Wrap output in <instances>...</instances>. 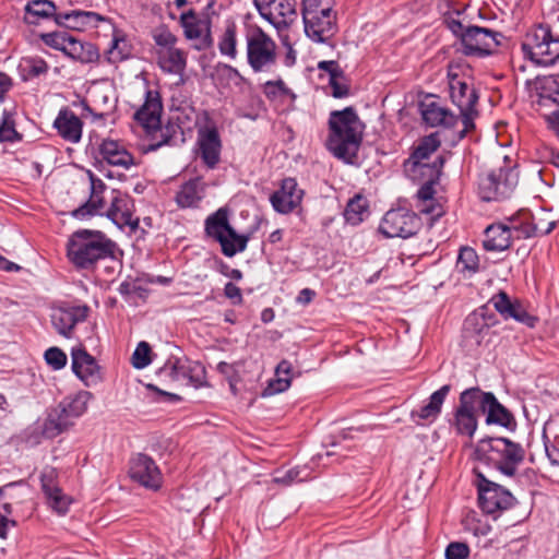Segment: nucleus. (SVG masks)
Instances as JSON below:
<instances>
[{"label":"nucleus","mask_w":559,"mask_h":559,"mask_svg":"<svg viewBox=\"0 0 559 559\" xmlns=\"http://www.w3.org/2000/svg\"><path fill=\"white\" fill-rule=\"evenodd\" d=\"M326 148L336 158L353 164L362 142L365 123L353 107L330 114Z\"/></svg>","instance_id":"f257e3e1"},{"label":"nucleus","mask_w":559,"mask_h":559,"mask_svg":"<svg viewBox=\"0 0 559 559\" xmlns=\"http://www.w3.org/2000/svg\"><path fill=\"white\" fill-rule=\"evenodd\" d=\"M475 456L502 475L513 477L525 459V450L508 438H487L477 443Z\"/></svg>","instance_id":"f03ea898"},{"label":"nucleus","mask_w":559,"mask_h":559,"mask_svg":"<svg viewBox=\"0 0 559 559\" xmlns=\"http://www.w3.org/2000/svg\"><path fill=\"white\" fill-rule=\"evenodd\" d=\"M522 50L533 62L551 66L559 60V10L550 23L532 28L522 43Z\"/></svg>","instance_id":"7ed1b4c3"},{"label":"nucleus","mask_w":559,"mask_h":559,"mask_svg":"<svg viewBox=\"0 0 559 559\" xmlns=\"http://www.w3.org/2000/svg\"><path fill=\"white\" fill-rule=\"evenodd\" d=\"M112 241L99 231L79 230L68 242V257L78 269H90L98 260L112 257Z\"/></svg>","instance_id":"20e7f679"},{"label":"nucleus","mask_w":559,"mask_h":559,"mask_svg":"<svg viewBox=\"0 0 559 559\" xmlns=\"http://www.w3.org/2000/svg\"><path fill=\"white\" fill-rule=\"evenodd\" d=\"M519 181V174L508 156H496L492 167L479 180V193L485 201L509 198Z\"/></svg>","instance_id":"39448f33"},{"label":"nucleus","mask_w":559,"mask_h":559,"mask_svg":"<svg viewBox=\"0 0 559 559\" xmlns=\"http://www.w3.org/2000/svg\"><path fill=\"white\" fill-rule=\"evenodd\" d=\"M301 14L305 33L316 43H328L338 31L336 12L323 0H304Z\"/></svg>","instance_id":"423d86ee"},{"label":"nucleus","mask_w":559,"mask_h":559,"mask_svg":"<svg viewBox=\"0 0 559 559\" xmlns=\"http://www.w3.org/2000/svg\"><path fill=\"white\" fill-rule=\"evenodd\" d=\"M205 231L219 242L223 254L229 258L245 251L249 241V236L237 234L229 225L228 211L223 207L206 218Z\"/></svg>","instance_id":"0eeeda50"},{"label":"nucleus","mask_w":559,"mask_h":559,"mask_svg":"<svg viewBox=\"0 0 559 559\" xmlns=\"http://www.w3.org/2000/svg\"><path fill=\"white\" fill-rule=\"evenodd\" d=\"M449 88L452 103L460 109V118L463 128L457 131L455 141L462 140L467 132L474 129V119L477 116L475 106L478 95L475 87L457 74L449 73Z\"/></svg>","instance_id":"6e6552de"},{"label":"nucleus","mask_w":559,"mask_h":559,"mask_svg":"<svg viewBox=\"0 0 559 559\" xmlns=\"http://www.w3.org/2000/svg\"><path fill=\"white\" fill-rule=\"evenodd\" d=\"M247 59L254 72L270 69L276 63V44L259 26L248 32Z\"/></svg>","instance_id":"1a4fd4ad"},{"label":"nucleus","mask_w":559,"mask_h":559,"mask_svg":"<svg viewBox=\"0 0 559 559\" xmlns=\"http://www.w3.org/2000/svg\"><path fill=\"white\" fill-rule=\"evenodd\" d=\"M260 16L278 32L287 29L298 16L296 0H253Z\"/></svg>","instance_id":"9d476101"},{"label":"nucleus","mask_w":559,"mask_h":559,"mask_svg":"<svg viewBox=\"0 0 559 559\" xmlns=\"http://www.w3.org/2000/svg\"><path fill=\"white\" fill-rule=\"evenodd\" d=\"M477 478L479 507L485 513L493 514L514 504V497L501 485L487 479L480 473L477 474Z\"/></svg>","instance_id":"9b49d317"},{"label":"nucleus","mask_w":559,"mask_h":559,"mask_svg":"<svg viewBox=\"0 0 559 559\" xmlns=\"http://www.w3.org/2000/svg\"><path fill=\"white\" fill-rule=\"evenodd\" d=\"M501 38L502 35L499 32L487 27L467 25L461 40L463 52L468 56L490 55L500 45Z\"/></svg>","instance_id":"f8f14e48"},{"label":"nucleus","mask_w":559,"mask_h":559,"mask_svg":"<svg viewBox=\"0 0 559 559\" xmlns=\"http://www.w3.org/2000/svg\"><path fill=\"white\" fill-rule=\"evenodd\" d=\"M419 229L418 216L406 209L390 210L383 216L379 230L386 238H408Z\"/></svg>","instance_id":"ddd939ff"},{"label":"nucleus","mask_w":559,"mask_h":559,"mask_svg":"<svg viewBox=\"0 0 559 559\" xmlns=\"http://www.w3.org/2000/svg\"><path fill=\"white\" fill-rule=\"evenodd\" d=\"M478 388L464 390L460 395L455 411L454 426L460 435L473 437L477 429V411L479 409Z\"/></svg>","instance_id":"4468645a"},{"label":"nucleus","mask_w":559,"mask_h":559,"mask_svg":"<svg viewBox=\"0 0 559 559\" xmlns=\"http://www.w3.org/2000/svg\"><path fill=\"white\" fill-rule=\"evenodd\" d=\"M197 144L202 162L209 169H214L221 162L222 140L214 122H206L198 130Z\"/></svg>","instance_id":"2eb2a0df"},{"label":"nucleus","mask_w":559,"mask_h":559,"mask_svg":"<svg viewBox=\"0 0 559 559\" xmlns=\"http://www.w3.org/2000/svg\"><path fill=\"white\" fill-rule=\"evenodd\" d=\"M519 218L512 216L509 224H492L485 229L483 247L486 251H503L511 246L513 239H523L518 235Z\"/></svg>","instance_id":"dca6fc26"},{"label":"nucleus","mask_w":559,"mask_h":559,"mask_svg":"<svg viewBox=\"0 0 559 559\" xmlns=\"http://www.w3.org/2000/svg\"><path fill=\"white\" fill-rule=\"evenodd\" d=\"M479 411L485 413L487 425H499L514 430L516 420L513 414L504 407L491 392H484L478 388Z\"/></svg>","instance_id":"f3484780"},{"label":"nucleus","mask_w":559,"mask_h":559,"mask_svg":"<svg viewBox=\"0 0 559 559\" xmlns=\"http://www.w3.org/2000/svg\"><path fill=\"white\" fill-rule=\"evenodd\" d=\"M129 475L132 480L150 489H158L162 474L156 463L150 456L139 453L130 461Z\"/></svg>","instance_id":"a211bd4d"},{"label":"nucleus","mask_w":559,"mask_h":559,"mask_svg":"<svg viewBox=\"0 0 559 559\" xmlns=\"http://www.w3.org/2000/svg\"><path fill=\"white\" fill-rule=\"evenodd\" d=\"M133 199L127 193L114 190L106 216L119 228L129 226L135 230L139 227V218H133Z\"/></svg>","instance_id":"6ab92c4d"},{"label":"nucleus","mask_w":559,"mask_h":559,"mask_svg":"<svg viewBox=\"0 0 559 559\" xmlns=\"http://www.w3.org/2000/svg\"><path fill=\"white\" fill-rule=\"evenodd\" d=\"M203 373L204 369L200 364L180 358H169L158 370L160 377H166L174 381L188 380L195 384L201 382Z\"/></svg>","instance_id":"aec40b11"},{"label":"nucleus","mask_w":559,"mask_h":559,"mask_svg":"<svg viewBox=\"0 0 559 559\" xmlns=\"http://www.w3.org/2000/svg\"><path fill=\"white\" fill-rule=\"evenodd\" d=\"M163 104L157 91L147 90L143 105L134 112V120L147 131L160 128Z\"/></svg>","instance_id":"412c9836"},{"label":"nucleus","mask_w":559,"mask_h":559,"mask_svg":"<svg viewBox=\"0 0 559 559\" xmlns=\"http://www.w3.org/2000/svg\"><path fill=\"white\" fill-rule=\"evenodd\" d=\"M302 194L294 178H285L281 188L270 197V202L276 212L287 214L300 204Z\"/></svg>","instance_id":"4be33fe9"},{"label":"nucleus","mask_w":559,"mask_h":559,"mask_svg":"<svg viewBox=\"0 0 559 559\" xmlns=\"http://www.w3.org/2000/svg\"><path fill=\"white\" fill-rule=\"evenodd\" d=\"M489 304L504 318H512L520 323L533 328L537 322V318L530 314L519 301H511L506 292L500 290L493 295Z\"/></svg>","instance_id":"5701e85b"},{"label":"nucleus","mask_w":559,"mask_h":559,"mask_svg":"<svg viewBox=\"0 0 559 559\" xmlns=\"http://www.w3.org/2000/svg\"><path fill=\"white\" fill-rule=\"evenodd\" d=\"M88 311L90 308L85 305L58 308L51 313V323L60 335L70 337L74 326L86 320Z\"/></svg>","instance_id":"b1692460"},{"label":"nucleus","mask_w":559,"mask_h":559,"mask_svg":"<svg viewBox=\"0 0 559 559\" xmlns=\"http://www.w3.org/2000/svg\"><path fill=\"white\" fill-rule=\"evenodd\" d=\"M105 20L103 15L92 11H59L56 17V25L67 29L83 32L87 28L97 27L98 24Z\"/></svg>","instance_id":"393cba45"},{"label":"nucleus","mask_w":559,"mask_h":559,"mask_svg":"<svg viewBox=\"0 0 559 559\" xmlns=\"http://www.w3.org/2000/svg\"><path fill=\"white\" fill-rule=\"evenodd\" d=\"M97 151L102 160L110 166L129 169L131 166L136 165L134 156L119 141L104 139L99 143Z\"/></svg>","instance_id":"a878e982"},{"label":"nucleus","mask_w":559,"mask_h":559,"mask_svg":"<svg viewBox=\"0 0 559 559\" xmlns=\"http://www.w3.org/2000/svg\"><path fill=\"white\" fill-rule=\"evenodd\" d=\"M56 478L57 473L55 468H45L40 476L41 489L50 507L58 513L64 514L68 511L71 499L59 488Z\"/></svg>","instance_id":"bb28decb"},{"label":"nucleus","mask_w":559,"mask_h":559,"mask_svg":"<svg viewBox=\"0 0 559 559\" xmlns=\"http://www.w3.org/2000/svg\"><path fill=\"white\" fill-rule=\"evenodd\" d=\"M532 97L539 107L559 106V75L537 76L532 82Z\"/></svg>","instance_id":"cd10ccee"},{"label":"nucleus","mask_w":559,"mask_h":559,"mask_svg":"<svg viewBox=\"0 0 559 559\" xmlns=\"http://www.w3.org/2000/svg\"><path fill=\"white\" fill-rule=\"evenodd\" d=\"M450 392V385L445 384L433 392L427 404L411 412V419L417 426H425L437 419L441 413L442 405Z\"/></svg>","instance_id":"c85d7f7f"},{"label":"nucleus","mask_w":559,"mask_h":559,"mask_svg":"<svg viewBox=\"0 0 559 559\" xmlns=\"http://www.w3.org/2000/svg\"><path fill=\"white\" fill-rule=\"evenodd\" d=\"M547 213H542L538 216H532L527 211H521L516 216L519 218L520 229L518 235L523 236V239L548 235L557 225L556 219H547Z\"/></svg>","instance_id":"c756f323"},{"label":"nucleus","mask_w":559,"mask_h":559,"mask_svg":"<svg viewBox=\"0 0 559 559\" xmlns=\"http://www.w3.org/2000/svg\"><path fill=\"white\" fill-rule=\"evenodd\" d=\"M423 120L430 127L453 128L461 118L436 100H424L419 105Z\"/></svg>","instance_id":"7c9ffc66"},{"label":"nucleus","mask_w":559,"mask_h":559,"mask_svg":"<svg viewBox=\"0 0 559 559\" xmlns=\"http://www.w3.org/2000/svg\"><path fill=\"white\" fill-rule=\"evenodd\" d=\"M72 369L86 385L95 383L99 379V367L95 358L84 349H73Z\"/></svg>","instance_id":"2f4dec72"},{"label":"nucleus","mask_w":559,"mask_h":559,"mask_svg":"<svg viewBox=\"0 0 559 559\" xmlns=\"http://www.w3.org/2000/svg\"><path fill=\"white\" fill-rule=\"evenodd\" d=\"M205 182L202 178H192L182 183L176 193V202L179 207H197L205 194Z\"/></svg>","instance_id":"473e14b6"},{"label":"nucleus","mask_w":559,"mask_h":559,"mask_svg":"<svg viewBox=\"0 0 559 559\" xmlns=\"http://www.w3.org/2000/svg\"><path fill=\"white\" fill-rule=\"evenodd\" d=\"M443 165L444 158L438 156L432 163L404 166V171L413 181L438 183Z\"/></svg>","instance_id":"72a5a7b5"},{"label":"nucleus","mask_w":559,"mask_h":559,"mask_svg":"<svg viewBox=\"0 0 559 559\" xmlns=\"http://www.w3.org/2000/svg\"><path fill=\"white\" fill-rule=\"evenodd\" d=\"M53 127L57 129L60 136L71 143H76L82 136V122L74 112L63 109L60 110Z\"/></svg>","instance_id":"f704fd0d"},{"label":"nucleus","mask_w":559,"mask_h":559,"mask_svg":"<svg viewBox=\"0 0 559 559\" xmlns=\"http://www.w3.org/2000/svg\"><path fill=\"white\" fill-rule=\"evenodd\" d=\"M435 185L423 183L417 191V209L420 213L430 215L431 221H436L444 214V210L435 199Z\"/></svg>","instance_id":"c9c22d12"},{"label":"nucleus","mask_w":559,"mask_h":559,"mask_svg":"<svg viewBox=\"0 0 559 559\" xmlns=\"http://www.w3.org/2000/svg\"><path fill=\"white\" fill-rule=\"evenodd\" d=\"M59 10L50 0H32L25 7V22L38 24L41 20H52L56 23Z\"/></svg>","instance_id":"e433bc0d"},{"label":"nucleus","mask_w":559,"mask_h":559,"mask_svg":"<svg viewBox=\"0 0 559 559\" xmlns=\"http://www.w3.org/2000/svg\"><path fill=\"white\" fill-rule=\"evenodd\" d=\"M441 145L438 132L421 138L413 147L411 156L405 160L404 166L425 164Z\"/></svg>","instance_id":"4c0bfd02"},{"label":"nucleus","mask_w":559,"mask_h":559,"mask_svg":"<svg viewBox=\"0 0 559 559\" xmlns=\"http://www.w3.org/2000/svg\"><path fill=\"white\" fill-rule=\"evenodd\" d=\"M92 394L87 391H80L73 395L64 397L58 405V408L67 416L72 423L74 419L82 416L86 409Z\"/></svg>","instance_id":"58836bf2"},{"label":"nucleus","mask_w":559,"mask_h":559,"mask_svg":"<svg viewBox=\"0 0 559 559\" xmlns=\"http://www.w3.org/2000/svg\"><path fill=\"white\" fill-rule=\"evenodd\" d=\"M158 64L164 72L182 75L187 66V58L180 49H160L158 51Z\"/></svg>","instance_id":"ea45409f"},{"label":"nucleus","mask_w":559,"mask_h":559,"mask_svg":"<svg viewBox=\"0 0 559 559\" xmlns=\"http://www.w3.org/2000/svg\"><path fill=\"white\" fill-rule=\"evenodd\" d=\"M293 365L290 361L283 359L275 369V379L271 380L266 391L270 394L282 393L286 391L292 383Z\"/></svg>","instance_id":"a19ab883"},{"label":"nucleus","mask_w":559,"mask_h":559,"mask_svg":"<svg viewBox=\"0 0 559 559\" xmlns=\"http://www.w3.org/2000/svg\"><path fill=\"white\" fill-rule=\"evenodd\" d=\"M68 56L83 63H92L98 60L97 47L91 43H82L74 38L68 47Z\"/></svg>","instance_id":"79ce46f5"},{"label":"nucleus","mask_w":559,"mask_h":559,"mask_svg":"<svg viewBox=\"0 0 559 559\" xmlns=\"http://www.w3.org/2000/svg\"><path fill=\"white\" fill-rule=\"evenodd\" d=\"M72 425L73 423L57 407L47 416L41 432L46 438H55Z\"/></svg>","instance_id":"37998d69"},{"label":"nucleus","mask_w":559,"mask_h":559,"mask_svg":"<svg viewBox=\"0 0 559 559\" xmlns=\"http://www.w3.org/2000/svg\"><path fill=\"white\" fill-rule=\"evenodd\" d=\"M368 215V202L362 195L352 198L344 211V217L347 223L358 225Z\"/></svg>","instance_id":"c03bdc74"},{"label":"nucleus","mask_w":559,"mask_h":559,"mask_svg":"<svg viewBox=\"0 0 559 559\" xmlns=\"http://www.w3.org/2000/svg\"><path fill=\"white\" fill-rule=\"evenodd\" d=\"M180 24L183 28L185 36L188 39H199L202 36V22L198 19L193 10L183 12L180 16Z\"/></svg>","instance_id":"a18cd8bd"},{"label":"nucleus","mask_w":559,"mask_h":559,"mask_svg":"<svg viewBox=\"0 0 559 559\" xmlns=\"http://www.w3.org/2000/svg\"><path fill=\"white\" fill-rule=\"evenodd\" d=\"M236 24L230 23L226 26L224 34L222 35L218 49L219 52L224 56H227L231 59L237 57V35H236Z\"/></svg>","instance_id":"49530a36"},{"label":"nucleus","mask_w":559,"mask_h":559,"mask_svg":"<svg viewBox=\"0 0 559 559\" xmlns=\"http://www.w3.org/2000/svg\"><path fill=\"white\" fill-rule=\"evenodd\" d=\"M22 140V134L15 129V121L13 115L4 110L0 122V142H19Z\"/></svg>","instance_id":"de8ad7c7"},{"label":"nucleus","mask_w":559,"mask_h":559,"mask_svg":"<svg viewBox=\"0 0 559 559\" xmlns=\"http://www.w3.org/2000/svg\"><path fill=\"white\" fill-rule=\"evenodd\" d=\"M40 39L47 46L57 50H61L68 56V47L70 45V41L73 40L74 37L66 32H50L41 34Z\"/></svg>","instance_id":"09e8293b"},{"label":"nucleus","mask_w":559,"mask_h":559,"mask_svg":"<svg viewBox=\"0 0 559 559\" xmlns=\"http://www.w3.org/2000/svg\"><path fill=\"white\" fill-rule=\"evenodd\" d=\"M457 267L461 272L475 273L479 269V259L476 251L471 247H464L460 250L457 258Z\"/></svg>","instance_id":"8fccbe9b"},{"label":"nucleus","mask_w":559,"mask_h":559,"mask_svg":"<svg viewBox=\"0 0 559 559\" xmlns=\"http://www.w3.org/2000/svg\"><path fill=\"white\" fill-rule=\"evenodd\" d=\"M105 202L102 195L91 194L88 201L75 209L72 212V215L76 218H83L87 215L100 214V211L104 210Z\"/></svg>","instance_id":"3c124183"},{"label":"nucleus","mask_w":559,"mask_h":559,"mask_svg":"<svg viewBox=\"0 0 559 559\" xmlns=\"http://www.w3.org/2000/svg\"><path fill=\"white\" fill-rule=\"evenodd\" d=\"M151 346L142 341L135 347L132 354V365L136 369H143L151 364Z\"/></svg>","instance_id":"603ef678"},{"label":"nucleus","mask_w":559,"mask_h":559,"mask_svg":"<svg viewBox=\"0 0 559 559\" xmlns=\"http://www.w3.org/2000/svg\"><path fill=\"white\" fill-rule=\"evenodd\" d=\"M153 39L155 44L163 49L175 48L177 37L165 26L157 27L153 31Z\"/></svg>","instance_id":"864d4df0"},{"label":"nucleus","mask_w":559,"mask_h":559,"mask_svg":"<svg viewBox=\"0 0 559 559\" xmlns=\"http://www.w3.org/2000/svg\"><path fill=\"white\" fill-rule=\"evenodd\" d=\"M45 360L55 370L62 369L67 364V355L58 347H50L45 352Z\"/></svg>","instance_id":"5fc2aeb1"},{"label":"nucleus","mask_w":559,"mask_h":559,"mask_svg":"<svg viewBox=\"0 0 559 559\" xmlns=\"http://www.w3.org/2000/svg\"><path fill=\"white\" fill-rule=\"evenodd\" d=\"M460 12L449 13L444 16V23L448 28L462 40V35L465 33L467 25H464L460 19Z\"/></svg>","instance_id":"6e6d98bb"},{"label":"nucleus","mask_w":559,"mask_h":559,"mask_svg":"<svg viewBox=\"0 0 559 559\" xmlns=\"http://www.w3.org/2000/svg\"><path fill=\"white\" fill-rule=\"evenodd\" d=\"M469 555V548L464 543H451L445 549L447 559H466Z\"/></svg>","instance_id":"4d7b16f0"},{"label":"nucleus","mask_w":559,"mask_h":559,"mask_svg":"<svg viewBox=\"0 0 559 559\" xmlns=\"http://www.w3.org/2000/svg\"><path fill=\"white\" fill-rule=\"evenodd\" d=\"M28 74L33 76H38L44 74L48 70L47 63L39 58H31L25 61Z\"/></svg>","instance_id":"13d9d810"},{"label":"nucleus","mask_w":559,"mask_h":559,"mask_svg":"<svg viewBox=\"0 0 559 559\" xmlns=\"http://www.w3.org/2000/svg\"><path fill=\"white\" fill-rule=\"evenodd\" d=\"M123 41L120 38L114 37L110 49L108 50V61L117 63L126 59L127 55L120 49L119 45Z\"/></svg>","instance_id":"bf43d9fd"},{"label":"nucleus","mask_w":559,"mask_h":559,"mask_svg":"<svg viewBox=\"0 0 559 559\" xmlns=\"http://www.w3.org/2000/svg\"><path fill=\"white\" fill-rule=\"evenodd\" d=\"M341 76L330 78V86L332 88V95L335 98H343L348 95V86L345 83L340 82Z\"/></svg>","instance_id":"052dcab7"},{"label":"nucleus","mask_w":559,"mask_h":559,"mask_svg":"<svg viewBox=\"0 0 559 559\" xmlns=\"http://www.w3.org/2000/svg\"><path fill=\"white\" fill-rule=\"evenodd\" d=\"M224 294L228 299L231 300L234 305H240L242 302V295L240 288L231 282L225 285Z\"/></svg>","instance_id":"680f3d73"},{"label":"nucleus","mask_w":559,"mask_h":559,"mask_svg":"<svg viewBox=\"0 0 559 559\" xmlns=\"http://www.w3.org/2000/svg\"><path fill=\"white\" fill-rule=\"evenodd\" d=\"M299 471L296 468L288 469L273 478L275 484L288 486L298 479Z\"/></svg>","instance_id":"e2e57ef3"},{"label":"nucleus","mask_w":559,"mask_h":559,"mask_svg":"<svg viewBox=\"0 0 559 559\" xmlns=\"http://www.w3.org/2000/svg\"><path fill=\"white\" fill-rule=\"evenodd\" d=\"M318 68L326 71L330 74V78L334 74V76H342L343 71L340 68L338 63L336 61L330 60V61H320L318 64Z\"/></svg>","instance_id":"0e129e2a"},{"label":"nucleus","mask_w":559,"mask_h":559,"mask_svg":"<svg viewBox=\"0 0 559 559\" xmlns=\"http://www.w3.org/2000/svg\"><path fill=\"white\" fill-rule=\"evenodd\" d=\"M277 92H281L283 94L288 93V88L285 86V83L282 80H278L276 82H272V81L266 82V84H265L266 95L275 96Z\"/></svg>","instance_id":"69168bd1"},{"label":"nucleus","mask_w":559,"mask_h":559,"mask_svg":"<svg viewBox=\"0 0 559 559\" xmlns=\"http://www.w3.org/2000/svg\"><path fill=\"white\" fill-rule=\"evenodd\" d=\"M88 177L91 181V194L102 195V193L106 189V186L103 182V180L97 178L92 171H88Z\"/></svg>","instance_id":"338daca9"},{"label":"nucleus","mask_w":559,"mask_h":559,"mask_svg":"<svg viewBox=\"0 0 559 559\" xmlns=\"http://www.w3.org/2000/svg\"><path fill=\"white\" fill-rule=\"evenodd\" d=\"M548 129L559 136V108L545 115Z\"/></svg>","instance_id":"774afa93"}]
</instances>
